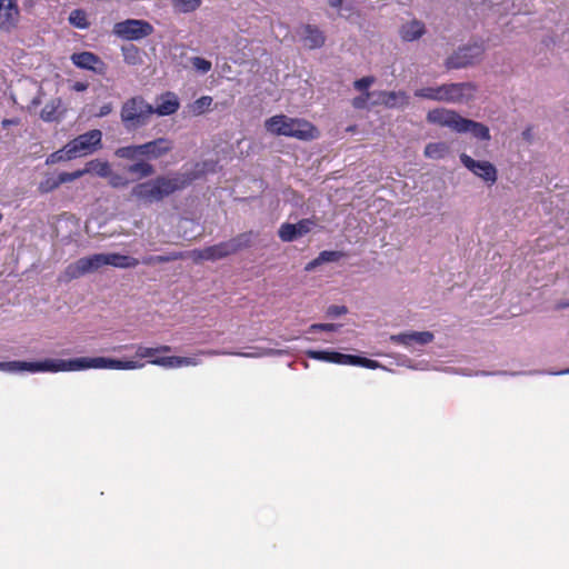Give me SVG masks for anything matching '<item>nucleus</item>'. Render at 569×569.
<instances>
[{"label": "nucleus", "instance_id": "4", "mask_svg": "<svg viewBox=\"0 0 569 569\" xmlns=\"http://www.w3.org/2000/svg\"><path fill=\"white\" fill-rule=\"evenodd\" d=\"M252 240L251 232H243L230 240L209 246L202 249H194L189 252L193 261H216L229 257L244 248H248Z\"/></svg>", "mask_w": 569, "mask_h": 569}, {"label": "nucleus", "instance_id": "10", "mask_svg": "<svg viewBox=\"0 0 569 569\" xmlns=\"http://www.w3.org/2000/svg\"><path fill=\"white\" fill-rule=\"evenodd\" d=\"M485 52L483 43H471L460 47L446 59L447 69H462L479 61Z\"/></svg>", "mask_w": 569, "mask_h": 569}, {"label": "nucleus", "instance_id": "35", "mask_svg": "<svg viewBox=\"0 0 569 569\" xmlns=\"http://www.w3.org/2000/svg\"><path fill=\"white\" fill-rule=\"evenodd\" d=\"M128 171L130 173L139 174L141 178H146V177H150L154 172V169H153L152 164H150L146 161H139V162L130 164L128 167Z\"/></svg>", "mask_w": 569, "mask_h": 569}, {"label": "nucleus", "instance_id": "49", "mask_svg": "<svg viewBox=\"0 0 569 569\" xmlns=\"http://www.w3.org/2000/svg\"><path fill=\"white\" fill-rule=\"evenodd\" d=\"M370 96H371L370 92H366V93H362L359 97L353 98V100H352L353 108H356V109H365L367 107V103H368V100H369Z\"/></svg>", "mask_w": 569, "mask_h": 569}, {"label": "nucleus", "instance_id": "50", "mask_svg": "<svg viewBox=\"0 0 569 569\" xmlns=\"http://www.w3.org/2000/svg\"><path fill=\"white\" fill-rule=\"evenodd\" d=\"M347 312V308L345 306H330L328 308V315L330 317H340Z\"/></svg>", "mask_w": 569, "mask_h": 569}, {"label": "nucleus", "instance_id": "31", "mask_svg": "<svg viewBox=\"0 0 569 569\" xmlns=\"http://www.w3.org/2000/svg\"><path fill=\"white\" fill-rule=\"evenodd\" d=\"M212 97L210 96H202L194 100L190 106L189 110L194 116L203 114L212 104Z\"/></svg>", "mask_w": 569, "mask_h": 569}, {"label": "nucleus", "instance_id": "3", "mask_svg": "<svg viewBox=\"0 0 569 569\" xmlns=\"http://www.w3.org/2000/svg\"><path fill=\"white\" fill-rule=\"evenodd\" d=\"M264 128L276 136H286L299 140H311L317 137L316 127L307 120L293 119L284 114L273 116L266 120Z\"/></svg>", "mask_w": 569, "mask_h": 569}, {"label": "nucleus", "instance_id": "54", "mask_svg": "<svg viewBox=\"0 0 569 569\" xmlns=\"http://www.w3.org/2000/svg\"><path fill=\"white\" fill-rule=\"evenodd\" d=\"M88 87L89 86L87 82L77 81L73 83L72 89L77 92H82V91H86L88 89Z\"/></svg>", "mask_w": 569, "mask_h": 569}, {"label": "nucleus", "instance_id": "25", "mask_svg": "<svg viewBox=\"0 0 569 569\" xmlns=\"http://www.w3.org/2000/svg\"><path fill=\"white\" fill-rule=\"evenodd\" d=\"M122 348H130L136 350V356L140 359H149V362L154 359H159L160 357H157L159 353H167L171 351V347L169 346H159V347H146L142 345H130L124 347H118L114 348V350H120Z\"/></svg>", "mask_w": 569, "mask_h": 569}, {"label": "nucleus", "instance_id": "57", "mask_svg": "<svg viewBox=\"0 0 569 569\" xmlns=\"http://www.w3.org/2000/svg\"><path fill=\"white\" fill-rule=\"evenodd\" d=\"M568 306H569V302H568V303H566V305H562L561 307H568Z\"/></svg>", "mask_w": 569, "mask_h": 569}, {"label": "nucleus", "instance_id": "44", "mask_svg": "<svg viewBox=\"0 0 569 569\" xmlns=\"http://www.w3.org/2000/svg\"><path fill=\"white\" fill-rule=\"evenodd\" d=\"M66 160H70L68 158V153H67V144L62 149L51 153L47 158L46 163L47 164H53L56 162L66 161Z\"/></svg>", "mask_w": 569, "mask_h": 569}, {"label": "nucleus", "instance_id": "53", "mask_svg": "<svg viewBox=\"0 0 569 569\" xmlns=\"http://www.w3.org/2000/svg\"><path fill=\"white\" fill-rule=\"evenodd\" d=\"M322 264L321 261L319 260V257L315 258L313 260H311L310 262H308L305 267V270L306 271H312L315 270L318 266Z\"/></svg>", "mask_w": 569, "mask_h": 569}, {"label": "nucleus", "instance_id": "30", "mask_svg": "<svg viewBox=\"0 0 569 569\" xmlns=\"http://www.w3.org/2000/svg\"><path fill=\"white\" fill-rule=\"evenodd\" d=\"M448 146L445 142L428 143L425 148V156L430 159H442L448 153Z\"/></svg>", "mask_w": 569, "mask_h": 569}, {"label": "nucleus", "instance_id": "12", "mask_svg": "<svg viewBox=\"0 0 569 569\" xmlns=\"http://www.w3.org/2000/svg\"><path fill=\"white\" fill-rule=\"evenodd\" d=\"M460 161L469 171H471L478 178L482 179L488 184L496 183L498 172L491 162L475 160L467 153L460 154Z\"/></svg>", "mask_w": 569, "mask_h": 569}, {"label": "nucleus", "instance_id": "9", "mask_svg": "<svg viewBox=\"0 0 569 569\" xmlns=\"http://www.w3.org/2000/svg\"><path fill=\"white\" fill-rule=\"evenodd\" d=\"M102 132L98 129L87 131L67 143L69 159L87 156L101 147Z\"/></svg>", "mask_w": 569, "mask_h": 569}, {"label": "nucleus", "instance_id": "29", "mask_svg": "<svg viewBox=\"0 0 569 569\" xmlns=\"http://www.w3.org/2000/svg\"><path fill=\"white\" fill-rule=\"evenodd\" d=\"M84 174L93 172L97 176L101 178H107L111 174V167L109 162L101 161V160H91L86 164V168L83 169Z\"/></svg>", "mask_w": 569, "mask_h": 569}, {"label": "nucleus", "instance_id": "46", "mask_svg": "<svg viewBox=\"0 0 569 569\" xmlns=\"http://www.w3.org/2000/svg\"><path fill=\"white\" fill-rule=\"evenodd\" d=\"M375 82V78L369 76V77H363V78H360L358 80H356L353 82V87L355 89L366 93V92H369L368 89L369 87Z\"/></svg>", "mask_w": 569, "mask_h": 569}, {"label": "nucleus", "instance_id": "33", "mask_svg": "<svg viewBox=\"0 0 569 569\" xmlns=\"http://www.w3.org/2000/svg\"><path fill=\"white\" fill-rule=\"evenodd\" d=\"M172 4L177 11L190 13L200 7L201 0H172Z\"/></svg>", "mask_w": 569, "mask_h": 569}, {"label": "nucleus", "instance_id": "42", "mask_svg": "<svg viewBox=\"0 0 569 569\" xmlns=\"http://www.w3.org/2000/svg\"><path fill=\"white\" fill-rule=\"evenodd\" d=\"M40 117L46 122L54 121L57 119V104H54L53 102L47 103L42 108V110L40 112Z\"/></svg>", "mask_w": 569, "mask_h": 569}, {"label": "nucleus", "instance_id": "41", "mask_svg": "<svg viewBox=\"0 0 569 569\" xmlns=\"http://www.w3.org/2000/svg\"><path fill=\"white\" fill-rule=\"evenodd\" d=\"M343 256H345V253L342 251H337V250H323L318 254L321 263L337 262Z\"/></svg>", "mask_w": 569, "mask_h": 569}, {"label": "nucleus", "instance_id": "13", "mask_svg": "<svg viewBox=\"0 0 569 569\" xmlns=\"http://www.w3.org/2000/svg\"><path fill=\"white\" fill-rule=\"evenodd\" d=\"M427 120L430 123L438 124L440 127H447L458 132L460 126L462 124L461 121H463V117L453 110L436 108L428 112Z\"/></svg>", "mask_w": 569, "mask_h": 569}, {"label": "nucleus", "instance_id": "2", "mask_svg": "<svg viewBox=\"0 0 569 569\" xmlns=\"http://www.w3.org/2000/svg\"><path fill=\"white\" fill-rule=\"evenodd\" d=\"M477 86L473 82H458L420 88L415 91V96L440 102L466 103L475 98Z\"/></svg>", "mask_w": 569, "mask_h": 569}, {"label": "nucleus", "instance_id": "11", "mask_svg": "<svg viewBox=\"0 0 569 569\" xmlns=\"http://www.w3.org/2000/svg\"><path fill=\"white\" fill-rule=\"evenodd\" d=\"M84 366L87 369H114V370H136L144 367L139 360H118L106 357H84Z\"/></svg>", "mask_w": 569, "mask_h": 569}, {"label": "nucleus", "instance_id": "22", "mask_svg": "<svg viewBox=\"0 0 569 569\" xmlns=\"http://www.w3.org/2000/svg\"><path fill=\"white\" fill-rule=\"evenodd\" d=\"M306 355L310 359L337 365H348V360H351L350 355L333 350H307Z\"/></svg>", "mask_w": 569, "mask_h": 569}, {"label": "nucleus", "instance_id": "15", "mask_svg": "<svg viewBox=\"0 0 569 569\" xmlns=\"http://www.w3.org/2000/svg\"><path fill=\"white\" fill-rule=\"evenodd\" d=\"M313 221L302 219L297 223H282L278 230L279 238L284 242H291L311 231Z\"/></svg>", "mask_w": 569, "mask_h": 569}, {"label": "nucleus", "instance_id": "51", "mask_svg": "<svg viewBox=\"0 0 569 569\" xmlns=\"http://www.w3.org/2000/svg\"><path fill=\"white\" fill-rule=\"evenodd\" d=\"M113 110V107H112V103L111 102H108V103H104L102 104L100 108H99V111L97 112V117L98 118H103L108 114H110Z\"/></svg>", "mask_w": 569, "mask_h": 569}, {"label": "nucleus", "instance_id": "37", "mask_svg": "<svg viewBox=\"0 0 569 569\" xmlns=\"http://www.w3.org/2000/svg\"><path fill=\"white\" fill-rule=\"evenodd\" d=\"M69 22L79 29H87L89 27V22L87 20V16L84 11L80 9L73 10L69 16Z\"/></svg>", "mask_w": 569, "mask_h": 569}, {"label": "nucleus", "instance_id": "17", "mask_svg": "<svg viewBox=\"0 0 569 569\" xmlns=\"http://www.w3.org/2000/svg\"><path fill=\"white\" fill-rule=\"evenodd\" d=\"M433 338L435 336L430 331H411L392 335L390 336V341L410 348L415 343L421 346L428 345L433 340Z\"/></svg>", "mask_w": 569, "mask_h": 569}, {"label": "nucleus", "instance_id": "16", "mask_svg": "<svg viewBox=\"0 0 569 569\" xmlns=\"http://www.w3.org/2000/svg\"><path fill=\"white\" fill-rule=\"evenodd\" d=\"M172 148V141L164 137L140 144L141 156L148 159H158L169 153Z\"/></svg>", "mask_w": 569, "mask_h": 569}, {"label": "nucleus", "instance_id": "34", "mask_svg": "<svg viewBox=\"0 0 569 569\" xmlns=\"http://www.w3.org/2000/svg\"><path fill=\"white\" fill-rule=\"evenodd\" d=\"M114 154L118 158L128 159V160H133V159H136L138 157H142L141 156L140 144H138V146L120 147V148H118L114 151Z\"/></svg>", "mask_w": 569, "mask_h": 569}, {"label": "nucleus", "instance_id": "5", "mask_svg": "<svg viewBox=\"0 0 569 569\" xmlns=\"http://www.w3.org/2000/svg\"><path fill=\"white\" fill-rule=\"evenodd\" d=\"M153 116V106L142 96L127 99L120 110V119L127 131H134L146 127Z\"/></svg>", "mask_w": 569, "mask_h": 569}, {"label": "nucleus", "instance_id": "36", "mask_svg": "<svg viewBox=\"0 0 569 569\" xmlns=\"http://www.w3.org/2000/svg\"><path fill=\"white\" fill-rule=\"evenodd\" d=\"M0 371L8 373H18L28 371V361H4L0 362Z\"/></svg>", "mask_w": 569, "mask_h": 569}, {"label": "nucleus", "instance_id": "21", "mask_svg": "<svg viewBox=\"0 0 569 569\" xmlns=\"http://www.w3.org/2000/svg\"><path fill=\"white\" fill-rule=\"evenodd\" d=\"M200 359L198 356L191 357H179V356H168L161 357L159 359L151 360L150 363L157 365L163 368H180V367H194L200 365Z\"/></svg>", "mask_w": 569, "mask_h": 569}, {"label": "nucleus", "instance_id": "39", "mask_svg": "<svg viewBox=\"0 0 569 569\" xmlns=\"http://www.w3.org/2000/svg\"><path fill=\"white\" fill-rule=\"evenodd\" d=\"M122 54H123V59H124V62L128 63V64H136L138 59H139V49L133 46V44H130V46H127V47H122Z\"/></svg>", "mask_w": 569, "mask_h": 569}, {"label": "nucleus", "instance_id": "55", "mask_svg": "<svg viewBox=\"0 0 569 569\" xmlns=\"http://www.w3.org/2000/svg\"><path fill=\"white\" fill-rule=\"evenodd\" d=\"M328 3L331 8L339 10L342 7L343 0H329Z\"/></svg>", "mask_w": 569, "mask_h": 569}, {"label": "nucleus", "instance_id": "8", "mask_svg": "<svg viewBox=\"0 0 569 569\" xmlns=\"http://www.w3.org/2000/svg\"><path fill=\"white\" fill-rule=\"evenodd\" d=\"M86 370L84 357L28 361V372H69Z\"/></svg>", "mask_w": 569, "mask_h": 569}, {"label": "nucleus", "instance_id": "52", "mask_svg": "<svg viewBox=\"0 0 569 569\" xmlns=\"http://www.w3.org/2000/svg\"><path fill=\"white\" fill-rule=\"evenodd\" d=\"M140 263L146 266H152L159 263L158 256H146L141 259Z\"/></svg>", "mask_w": 569, "mask_h": 569}, {"label": "nucleus", "instance_id": "24", "mask_svg": "<svg viewBox=\"0 0 569 569\" xmlns=\"http://www.w3.org/2000/svg\"><path fill=\"white\" fill-rule=\"evenodd\" d=\"M302 41L309 49H318L325 44L326 37L323 32L313 24H305L302 27Z\"/></svg>", "mask_w": 569, "mask_h": 569}, {"label": "nucleus", "instance_id": "47", "mask_svg": "<svg viewBox=\"0 0 569 569\" xmlns=\"http://www.w3.org/2000/svg\"><path fill=\"white\" fill-rule=\"evenodd\" d=\"M339 328H340V325H337V323H313L309 327L308 331L309 332H315V331L333 332V331H337Z\"/></svg>", "mask_w": 569, "mask_h": 569}, {"label": "nucleus", "instance_id": "48", "mask_svg": "<svg viewBox=\"0 0 569 569\" xmlns=\"http://www.w3.org/2000/svg\"><path fill=\"white\" fill-rule=\"evenodd\" d=\"M109 177H110L109 184L112 188H122L129 183L128 179H126L124 177H122L120 174H110Z\"/></svg>", "mask_w": 569, "mask_h": 569}, {"label": "nucleus", "instance_id": "56", "mask_svg": "<svg viewBox=\"0 0 569 569\" xmlns=\"http://www.w3.org/2000/svg\"><path fill=\"white\" fill-rule=\"evenodd\" d=\"M548 373H549V375H553V376L569 375V368H568V369L560 370V371H550V372H548Z\"/></svg>", "mask_w": 569, "mask_h": 569}, {"label": "nucleus", "instance_id": "45", "mask_svg": "<svg viewBox=\"0 0 569 569\" xmlns=\"http://www.w3.org/2000/svg\"><path fill=\"white\" fill-rule=\"evenodd\" d=\"M84 176L83 169L76 170L73 172H61L58 174L60 184L74 181Z\"/></svg>", "mask_w": 569, "mask_h": 569}, {"label": "nucleus", "instance_id": "27", "mask_svg": "<svg viewBox=\"0 0 569 569\" xmlns=\"http://www.w3.org/2000/svg\"><path fill=\"white\" fill-rule=\"evenodd\" d=\"M103 259L104 266H111L120 269L136 268L140 263V260L137 258L116 252L103 253Z\"/></svg>", "mask_w": 569, "mask_h": 569}, {"label": "nucleus", "instance_id": "7", "mask_svg": "<svg viewBox=\"0 0 569 569\" xmlns=\"http://www.w3.org/2000/svg\"><path fill=\"white\" fill-rule=\"evenodd\" d=\"M102 267H104L103 253H94L83 257L72 263H69L59 276V281L70 282L71 280L78 279L87 273L98 271Z\"/></svg>", "mask_w": 569, "mask_h": 569}, {"label": "nucleus", "instance_id": "43", "mask_svg": "<svg viewBox=\"0 0 569 569\" xmlns=\"http://www.w3.org/2000/svg\"><path fill=\"white\" fill-rule=\"evenodd\" d=\"M188 256H189L188 252L171 251V252H168L166 254H159L158 259H159V263H164V262H171V261H176V260H181V259H184Z\"/></svg>", "mask_w": 569, "mask_h": 569}, {"label": "nucleus", "instance_id": "40", "mask_svg": "<svg viewBox=\"0 0 569 569\" xmlns=\"http://www.w3.org/2000/svg\"><path fill=\"white\" fill-rule=\"evenodd\" d=\"M191 64L194 70L202 74L208 73L212 68V63L209 60L201 57L191 58Z\"/></svg>", "mask_w": 569, "mask_h": 569}, {"label": "nucleus", "instance_id": "6", "mask_svg": "<svg viewBox=\"0 0 569 569\" xmlns=\"http://www.w3.org/2000/svg\"><path fill=\"white\" fill-rule=\"evenodd\" d=\"M154 31L153 26L147 20L141 19H127L114 23L112 33L126 41H139L149 36Z\"/></svg>", "mask_w": 569, "mask_h": 569}, {"label": "nucleus", "instance_id": "1", "mask_svg": "<svg viewBox=\"0 0 569 569\" xmlns=\"http://www.w3.org/2000/svg\"><path fill=\"white\" fill-rule=\"evenodd\" d=\"M191 181L192 178L188 173L177 172L168 177H157L136 184L131 190V198L143 203L159 202L176 191L187 188Z\"/></svg>", "mask_w": 569, "mask_h": 569}, {"label": "nucleus", "instance_id": "14", "mask_svg": "<svg viewBox=\"0 0 569 569\" xmlns=\"http://www.w3.org/2000/svg\"><path fill=\"white\" fill-rule=\"evenodd\" d=\"M70 59L79 69L89 70L100 76H103L107 71V64L93 52H77Z\"/></svg>", "mask_w": 569, "mask_h": 569}, {"label": "nucleus", "instance_id": "38", "mask_svg": "<svg viewBox=\"0 0 569 569\" xmlns=\"http://www.w3.org/2000/svg\"><path fill=\"white\" fill-rule=\"evenodd\" d=\"M351 360H348V365L350 366H359L368 369H377L380 368L381 365L376 361L368 358L350 355Z\"/></svg>", "mask_w": 569, "mask_h": 569}, {"label": "nucleus", "instance_id": "26", "mask_svg": "<svg viewBox=\"0 0 569 569\" xmlns=\"http://www.w3.org/2000/svg\"><path fill=\"white\" fill-rule=\"evenodd\" d=\"M461 126L459 128L458 133H471L475 138L479 140L488 141L490 140V131L487 126H485L481 122H477L470 119L463 118V121H461Z\"/></svg>", "mask_w": 569, "mask_h": 569}, {"label": "nucleus", "instance_id": "19", "mask_svg": "<svg viewBox=\"0 0 569 569\" xmlns=\"http://www.w3.org/2000/svg\"><path fill=\"white\" fill-rule=\"evenodd\" d=\"M179 108L180 102L178 97L173 92L167 91L157 99V106L153 107V114L160 117L171 116L176 113Z\"/></svg>", "mask_w": 569, "mask_h": 569}, {"label": "nucleus", "instance_id": "32", "mask_svg": "<svg viewBox=\"0 0 569 569\" xmlns=\"http://www.w3.org/2000/svg\"><path fill=\"white\" fill-rule=\"evenodd\" d=\"M59 177L54 174H47L39 183L38 190L40 193H49L60 187Z\"/></svg>", "mask_w": 569, "mask_h": 569}, {"label": "nucleus", "instance_id": "20", "mask_svg": "<svg viewBox=\"0 0 569 569\" xmlns=\"http://www.w3.org/2000/svg\"><path fill=\"white\" fill-rule=\"evenodd\" d=\"M283 353H284V351L279 350V349L250 347L249 351H247V352L209 350V351H201L199 355H208V356L232 355V356H240V357H246V358H261V357H266V356H281Z\"/></svg>", "mask_w": 569, "mask_h": 569}, {"label": "nucleus", "instance_id": "18", "mask_svg": "<svg viewBox=\"0 0 569 569\" xmlns=\"http://www.w3.org/2000/svg\"><path fill=\"white\" fill-rule=\"evenodd\" d=\"M19 17L17 0H0V29L11 30Z\"/></svg>", "mask_w": 569, "mask_h": 569}, {"label": "nucleus", "instance_id": "23", "mask_svg": "<svg viewBox=\"0 0 569 569\" xmlns=\"http://www.w3.org/2000/svg\"><path fill=\"white\" fill-rule=\"evenodd\" d=\"M379 102L387 108H405L409 103V97L405 91H379Z\"/></svg>", "mask_w": 569, "mask_h": 569}, {"label": "nucleus", "instance_id": "28", "mask_svg": "<svg viewBox=\"0 0 569 569\" xmlns=\"http://www.w3.org/2000/svg\"><path fill=\"white\" fill-rule=\"evenodd\" d=\"M425 33V24L419 20H411L405 23L400 29V37L402 40L411 42Z\"/></svg>", "mask_w": 569, "mask_h": 569}]
</instances>
